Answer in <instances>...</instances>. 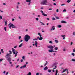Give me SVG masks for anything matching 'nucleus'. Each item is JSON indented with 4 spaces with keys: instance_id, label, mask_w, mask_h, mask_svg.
Instances as JSON below:
<instances>
[{
    "instance_id": "obj_1",
    "label": "nucleus",
    "mask_w": 75,
    "mask_h": 75,
    "mask_svg": "<svg viewBox=\"0 0 75 75\" xmlns=\"http://www.w3.org/2000/svg\"><path fill=\"white\" fill-rule=\"evenodd\" d=\"M10 57H11V54H7L6 56V58L7 60L9 62H10L11 60V58Z\"/></svg>"
},
{
    "instance_id": "obj_2",
    "label": "nucleus",
    "mask_w": 75,
    "mask_h": 75,
    "mask_svg": "<svg viewBox=\"0 0 75 75\" xmlns=\"http://www.w3.org/2000/svg\"><path fill=\"white\" fill-rule=\"evenodd\" d=\"M12 52L14 55H15V57H16L17 55V54H18V52L13 48L12 49Z\"/></svg>"
},
{
    "instance_id": "obj_3",
    "label": "nucleus",
    "mask_w": 75,
    "mask_h": 75,
    "mask_svg": "<svg viewBox=\"0 0 75 75\" xmlns=\"http://www.w3.org/2000/svg\"><path fill=\"white\" fill-rule=\"evenodd\" d=\"M30 36L28 35H26L25 37V40L26 42H28L30 39Z\"/></svg>"
},
{
    "instance_id": "obj_4",
    "label": "nucleus",
    "mask_w": 75,
    "mask_h": 75,
    "mask_svg": "<svg viewBox=\"0 0 75 75\" xmlns=\"http://www.w3.org/2000/svg\"><path fill=\"white\" fill-rule=\"evenodd\" d=\"M38 35H39L40 37L39 36L38 37H37V39H38V40H40V41H41V40H42L43 39V38L42 37V35H41V33H38Z\"/></svg>"
},
{
    "instance_id": "obj_5",
    "label": "nucleus",
    "mask_w": 75,
    "mask_h": 75,
    "mask_svg": "<svg viewBox=\"0 0 75 75\" xmlns=\"http://www.w3.org/2000/svg\"><path fill=\"white\" fill-rule=\"evenodd\" d=\"M8 25L9 26V28L10 29L11 28V27H12V28H17V27L14 26V25L11 23H10L9 24H8Z\"/></svg>"
},
{
    "instance_id": "obj_6",
    "label": "nucleus",
    "mask_w": 75,
    "mask_h": 75,
    "mask_svg": "<svg viewBox=\"0 0 75 75\" xmlns=\"http://www.w3.org/2000/svg\"><path fill=\"white\" fill-rule=\"evenodd\" d=\"M41 4L47 6V0H43V1L41 2Z\"/></svg>"
},
{
    "instance_id": "obj_7",
    "label": "nucleus",
    "mask_w": 75,
    "mask_h": 75,
    "mask_svg": "<svg viewBox=\"0 0 75 75\" xmlns=\"http://www.w3.org/2000/svg\"><path fill=\"white\" fill-rule=\"evenodd\" d=\"M48 52H57V51H54L53 50V49H50L48 51Z\"/></svg>"
},
{
    "instance_id": "obj_8",
    "label": "nucleus",
    "mask_w": 75,
    "mask_h": 75,
    "mask_svg": "<svg viewBox=\"0 0 75 75\" xmlns=\"http://www.w3.org/2000/svg\"><path fill=\"white\" fill-rule=\"evenodd\" d=\"M47 47L50 49H53V48H54V46H53L49 45L47 46Z\"/></svg>"
},
{
    "instance_id": "obj_9",
    "label": "nucleus",
    "mask_w": 75,
    "mask_h": 75,
    "mask_svg": "<svg viewBox=\"0 0 75 75\" xmlns=\"http://www.w3.org/2000/svg\"><path fill=\"white\" fill-rule=\"evenodd\" d=\"M26 67H27V64H25L23 66H21L20 67V68H21V69H22V68H25Z\"/></svg>"
},
{
    "instance_id": "obj_10",
    "label": "nucleus",
    "mask_w": 75,
    "mask_h": 75,
    "mask_svg": "<svg viewBox=\"0 0 75 75\" xmlns=\"http://www.w3.org/2000/svg\"><path fill=\"white\" fill-rule=\"evenodd\" d=\"M35 44L36 47H38V46H37V45H38V42H37V41H35Z\"/></svg>"
},
{
    "instance_id": "obj_11",
    "label": "nucleus",
    "mask_w": 75,
    "mask_h": 75,
    "mask_svg": "<svg viewBox=\"0 0 75 75\" xmlns=\"http://www.w3.org/2000/svg\"><path fill=\"white\" fill-rule=\"evenodd\" d=\"M55 29V28L54 26H53L52 27L51 29H50L51 31H53V30H54Z\"/></svg>"
},
{
    "instance_id": "obj_12",
    "label": "nucleus",
    "mask_w": 75,
    "mask_h": 75,
    "mask_svg": "<svg viewBox=\"0 0 75 75\" xmlns=\"http://www.w3.org/2000/svg\"><path fill=\"white\" fill-rule=\"evenodd\" d=\"M67 69H64L63 70V71L62 72V73H64V72H65L66 71H67Z\"/></svg>"
},
{
    "instance_id": "obj_13",
    "label": "nucleus",
    "mask_w": 75,
    "mask_h": 75,
    "mask_svg": "<svg viewBox=\"0 0 75 75\" xmlns=\"http://www.w3.org/2000/svg\"><path fill=\"white\" fill-rule=\"evenodd\" d=\"M62 37L63 38V40H65V35H61Z\"/></svg>"
},
{
    "instance_id": "obj_14",
    "label": "nucleus",
    "mask_w": 75,
    "mask_h": 75,
    "mask_svg": "<svg viewBox=\"0 0 75 75\" xmlns=\"http://www.w3.org/2000/svg\"><path fill=\"white\" fill-rule=\"evenodd\" d=\"M61 23H64L65 24H66L67 23V22L64 21H61Z\"/></svg>"
},
{
    "instance_id": "obj_15",
    "label": "nucleus",
    "mask_w": 75,
    "mask_h": 75,
    "mask_svg": "<svg viewBox=\"0 0 75 75\" xmlns=\"http://www.w3.org/2000/svg\"><path fill=\"white\" fill-rule=\"evenodd\" d=\"M47 69H48V67L47 66H46L44 69V71H45L46 70H47Z\"/></svg>"
},
{
    "instance_id": "obj_16",
    "label": "nucleus",
    "mask_w": 75,
    "mask_h": 75,
    "mask_svg": "<svg viewBox=\"0 0 75 75\" xmlns=\"http://www.w3.org/2000/svg\"><path fill=\"white\" fill-rule=\"evenodd\" d=\"M42 16H45V17L46 16H47V15L45 14V13H43L42 14Z\"/></svg>"
},
{
    "instance_id": "obj_17",
    "label": "nucleus",
    "mask_w": 75,
    "mask_h": 75,
    "mask_svg": "<svg viewBox=\"0 0 75 75\" xmlns=\"http://www.w3.org/2000/svg\"><path fill=\"white\" fill-rule=\"evenodd\" d=\"M23 43H21L19 46V48H20L23 46Z\"/></svg>"
},
{
    "instance_id": "obj_18",
    "label": "nucleus",
    "mask_w": 75,
    "mask_h": 75,
    "mask_svg": "<svg viewBox=\"0 0 75 75\" xmlns=\"http://www.w3.org/2000/svg\"><path fill=\"white\" fill-rule=\"evenodd\" d=\"M26 2H27L28 3H30L31 2V0H26Z\"/></svg>"
},
{
    "instance_id": "obj_19",
    "label": "nucleus",
    "mask_w": 75,
    "mask_h": 75,
    "mask_svg": "<svg viewBox=\"0 0 75 75\" xmlns=\"http://www.w3.org/2000/svg\"><path fill=\"white\" fill-rule=\"evenodd\" d=\"M57 27H58V28H61V27H62V25H57Z\"/></svg>"
},
{
    "instance_id": "obj_20",
    "label": "nucleus",
    "mask_w": 75,
    "mask_h": 75,
    "mask_svg": "<svg viewBox=\"0 0 75 75\" xmlns=\"http://www.w3.org/2000/svg\"><path fill=\"white\" fill-rule=\"evenodd\" d=\"M27 75H31V72H29L28 73Z\"/></svg>"
},
{
    "instance_id": "obj_21",
    "label": "nucleus",
    "mask_w": 75,
    "mask_h": 75,
    "mask_svg": "<svg viewBox=\"0 0 75 75\" xmlns=\"http://www.w3.org/2000/svg\"><path fill=\"white\" fill-rule=\"evenodd\" d=\"M40 23H41V25H45V24H44V23H43L42 22H40Z\"/></svg>"
},
{
    "instance_id": "obj_22",
    "label": "nucleus",
    "mask_w": 75,
    "mask_h": 75,
    "mask_svg": "<svg viewBox=\"0 0 75 75\" xmlns=\"http://www.w3.org/2000/svg\"><path fill=\"white\" fill-rule=\"evenodd\" d=\"M58 64V62H56L54 63V65H57Z\"/></svg>"
},
{
    "instance_id": "obj_23",
    "label": "nucleus",
    "mask_w": 75,
    "mask_h": 75,
    "mask_svg": "<svg viewBox=\"0 0 75 75\" xmlns=\"http://www.w3.org/2000/svg\"><path fill=\"white\" fill-rule=\"evenodd\" d=\"M54 50H58V47H55L54 48Z\"/></svg>"
},
{
    "instance_id": "obj_24",
    "label": "nucleus",
    "mask_w": 75,
    "mask_h": 75,
    "mask_svg": "<svg viewBox=\"0 0 75 75\" xmlns=\"http://www.w3.org/2000/svg\"><path fill=\"white\" fill-rule=\"evenodd\" d=\"M71 55H72V56H73V57L75 56V54L74 53H72Z\"/></svg>"
},
{
    "instance_id": "obj_25",
    "label": "nucleus",
    "mask_w": 75,
    "mask_h": 75,
    "mask_svg": "<svg viewBox=\"0 0 75 75\" xmlns=\"http://www.w3.org/2000/svg\"><path fill=\"white\" fill-rule=\"evenodd\" d=\"M7 28V27H5L4 28V30L5 31H7V30H6V29Z\"/></svg>"
},
{
    "instance_id": "obj_26",
    "label": "nucleus",
    "mask_w": 75,
    "mask_h": 75,
    "mask_svg": "<svg viewBox=\"0 0 75 75\" xmlns=\"http://www.w3.org/2000/svg\"><path fill=\"white\" fill-rule=\"evenodd\" d=\"M22 58L23 59H25V56H23L22 57Z\"/></svg>"
},
{
    "instance_id": "obj_27",
    "label": "nucleus",
    "mask_w": 75,
    "mask_h": 75,
    "mask_svg": "<svg viewBox=\"0 0 75 75\" xmlns=\"http://www.w3.org/2000/svg\"><path fill=\"white\" fill-rule=\"evenodd\" d=\"M38 39H37V38H35L34 39H33V41H38Z\"/></svg>"
},
{
    "instance_id": "obj_28",
    "label": "nucleus",
    "mask_w": 75,
    "mask_h": 75,
    "mask_svg": "<svg viewBox=\"0 0 75 75\" xmlns=\"http://www.w3.org/2000/svg\"><path fill=\"white\" fill-rule=\"evenodd\" d=\"M55 42L56 43H58L59 42L57 40H55Z\"/></svg>"
},
{
    "instance_id": "obj_29",
    "label": "nucleus",
    "mask_w": 75,
    "mask_h": 75,
    "mask_svg": "<svg viewBox=\"0 0 75 75\" xmlns=\"http://www.w3.org/2000/svg\"><path fill=\"white\" fill-rule=\"evenodd\" d=\"M47 64H48V62H47V61H46V63L45 64V66H46V65H47Z\"/></svg>"
},
{
    "instance_id": "obj_30",
    "label": "nucleus",
    "mask_w": 75,
    "mask_h": 75,
    "mask_svg": "<svg viewBox=\"0 0 75 75\" xmlns=\"http://www.w3.org/2000/svg\"><path fill=\"white\" fill-rule=\"evenodd\" d=\"M1 52L2 53H4V51H3V49H1Z\"/></svg>"
},
{
    "instance_id": "obj_31",
    "label": "nucleus",
    "mask_w": 75,
    "mask_h": 75,
    "mask_svg": "<svg viewBox=\"0 0 75 75\" xmlns=\"http://www.w3.org/2000/svg\"><path fill=\"white\" fill-rule=\"evenodd\" d=\"M9 52L10 54H12V52H11V51L9 50Z\"/></svg>"
},
{
    "instance_id": "obj_32",
    "label": "nucleus",
    "mask_w": 75,
    "mask_h": 75,
    "mask_svg": "<svg viewBox=\"0 0 75 75\" xmlns=\"http://www.w3.org/2000/svg\"><path fill=\"white\" fill-rule=\"evenodd\" d=\"M3 59H0V62H1V61H3Z\"/></svg>"
},
{
    "instance_id": "obj_33",
    "label": "nucleus",
    "mask_w": 75,
    "mask_h": 75,
    "mask_svg": "<svg viewBox=\"0 0 75 75\" xmlns=\"http://www.w3.org/2000/svg\"><path fill=\"white\" fill-rule=\"evenodd\" d=\"M67 3H70V2H71V1L70 0H68L67 1Z\"/></svg>"
},
{
    "instance_id": "obj_34",
    "label": "nucleus",
    "mask_w": 75,
    "mask_h": 75,
    "mask_svg": "<svg viewBox=\"0 0 75 75\" xmlns=\"http://www.w3.org/2000/svg\"><path fill=\"white\" fill-rule=\"evenodd\" d=\"M2 19V16H0V20H1Z\"/></svg>"
},
{
    "instance_id": "obj_35",
    "label": "nucleus",
    "mask_w": 75,
    "mask_h": 75,
    "mask_svg": "<svg viewBox=\"0 0 75 75\" xmlns=\"http://www.w3.org/2000/svg\"><path fill=\"white\" fill-rule=\"evenodd\" d=\"M73 35L74 36L75 35V32H74L73 33Z\"/></svg>"
},
{
    "instance_id": "obj_36",
    "label": "nucleus",
    "mask_w": 75,
    "mask_h": 75,
    "mask_svg": "<svg viewBox=\"0 0 75 75\" xmlns=\"http://www.w3.org/2000/svg\"><path fill=\"white\" fill-rule=\"evenodd\" d=\"M49 42L50 43V44H52V42L51 41H50Z\"/></svg>"
},
{
    "instance_id": "obj_37",
    "label": "nucleus",
    "mask_w": 75,
    "mask_h": 75,
    "mask_svg": "<svg viewBox=\"0 0 75 75\" xmlns=\"http://www.w3.org/2000/svg\"><path fill=\"white\" fill-rule=\"evenodd\" d=\"M48 72H51V70H48Z\"/></svg>"
},
{
    "instance_id": "obj_38",
    "label": "nucleus",
    "mask_w": 75,
    "mask_h": 75,
    "mask_svg": "<svg viewBox=\"0 0 75 75\" xmlns=\"http://www.w3.org/2000/svg\"><path fill=\"white\" fill-rule=\"evenodd\" d=\"M18 18L20 20H21V18L20 16H18Z\"/></svg>"
},
{
    "instance_id": "obj_39",
    "label": "nucleus",
    "mask_w": 75,
    "mask_h": 75,
    "mask_svg": "<svg viewBox=\"0 0 75 75\" xmlns=\"http://www.w3.org/2000/svg\"><path fill=\"white\" fill-rule=\"evenodd\" d=\"M63 51H66V49L65 48L63 49Z\"/></svg>"
},
{
    "instance_id": "obj_40",
    "label": "nucleus",
    "mask_w": 75,
    "mask_h": 75,
    "mask_svg": "<svg viewBox=\"0 0 75 75\" xmlns=\"http://www.w3.org/2000/svg\"><path fill=\"white\" fill-rule=\"evenodd\" d=\"M56 19H57V20H58L59 19V17H56Z\"/></svg>"
},
{
    "instance_id": "obj_41",
    "label": "nucleus",
    "mask_w": 75,
    "mask_h": 75,
    "mask_svg": "<svg viewBox=\"0 0 75 75\" xmlns=\"http://www.w3.org/2000/svg\"><path fill=\"white\" fill-rule=\"evenodd\" d=\"M52 20H55V18L53 17L52 18Z\"/></svg>"
},
{
    "instance_id": "obj_42",
    "label": "nucleus",
    "mask_w": 75,
    "mask_h": 75,
    "mask_svg": "<svg viewBox=\"0 0 75 75\" xmlns=\"http://www.w3.org/2000/svg\"><path fill=\"white\" fill-rule=\"evenodd\" d=\"M39 74H40V73H36V75H39Z\"/></svg>"
},
{
    "instance_id": "obj_43",
    "label": "nucleus",
    "mask_w": 75,
    "mask_h": 75,
    "mask_svg": "<svg viewBox=\"0 0 75 75\" xmlns=\"http://www.w3.org/2000/svg\"><path fill=\"white\" fill-rule=\"evenodd\" d=\"M17 46H15L14 47V48H17Z\"/></svg>"
},
{
    "instance_id": "obj_44",
    "label": "nucleus",
    "mask_w": 75,
    "mask_h": 75,
    "mask_svg": "<svg viewBox=\"0 0 75 75\" xmlns=\"http://www.w3.org/2000/svg\"><path fill=\"white\" fill-rule=\"evenodd\" d=\"M63 11L64 13H65V12H66V10L65 9Z\"/></svg>"
},
{
    "instance_id": "obj_45",
    "label": "nucleus",
    "mask_w": 75,
    "mask_h": 75,
    "mask_svg": "<svg viewBox=\"0 0 75 75\" xmlns=\"http://www.w3.org/2000/svg\"><path fill=\"white\" fill-rule=\"evenodd\" d=\"M24 61V60H23V59H21V62H23V61Z\"/></svg>"
},
{
    "instance_id": "obj_46",
    "label": "nucleus",
    "mask_w": 75,
    "mask_h": 75,
    "mask_svg": "<svg viewBox=\"0 0 75 75\" xmlns=\"http://www.w3.org/2000/svg\"><path fill=\"white\" fill-rule=\"evenodd\" d=\"M73 52H75V49H73Z\"/></svg>"
},
{
    "instance_id": "obj_47",
    "label": "nucleus",
    "mask_w": 75,
    "mask_h": 75,
    "mask_svg": "<svg viewBox=\"0 0 75 75\" xmlns=\"http://www.w3.org/2000/svg\"><path fill=\"white\" fill-rule=\"evenodd\" d=\"M5 25L6 26L7 25V21H5Z\"/></svg>"
},
{
    "instance_id": "obj_48",
    "label": "nucleus",
    "mask_w": 75,
    "mask_h": 75,
    "mask_svg": "<svg viewBox=\"0 0 75 75\" xmlns=\"http://www.w3.org/2000/svg\"><path fill=\"white\" fill-rule=\"evenodd\" d=\"M15 19H14V18H12V21H14V20H15Z\"/></svg>"
},
{
    "instance_id": "obj_49",
    "label": "nucleus",
    "mask_w": 75,
    "mask_h": 75,
    "mask_svg": "<svg viewBox=\"0 0 75 75\" xmlns=\"http://www.w3.org/2000/svg\"><path fill=\"white\" fill-rule=\"evenodd\" d=\"M21 36H20L19 37V39H21Z\"/></svg>"
},
{
    "instance_id": "obj_50",
    "label": "nucleus",
    "mask_w": 75,
    "mask_h": 75,
    "mask_svg": "<svg viewBox=\"0 0 75 75\" xmlns=\"http://www.w3.org/2000/svg\"><path fill=\"white\" fill-rule=\"evenodd\" d=\"M40 12H41L42 13H44V12H43V11H40Z\"/></svg>"
},
{
    "instance_id": "obj_51",
    "label": "nucleus",
    "mask_w": 75,
    "mask_h": 75,
    "mask_svg": "<svg viewBox=\"0 0 75 75\" xmlns=\"http://www.w3.org/2000/svg\"><path fill=\"white\" fill-rule=\"evenodd\" d=\"M68 71V69H67V74H68V73H69V72Z\"/></svg>"
},
{
    "instance_id": "obj_52",
    "label": "nucleus",
    "mask_w": 75,
    "mask_h": 75,
    "mask_svg": "<svg viewBox=\"0 0 75 75\" xmlns=\"http://www.w3.org/2000/svg\"><path fill=\"white\" fill-rule=\"evenodd\" d=\"M36 21H38V18H36Z\"/></svg>"
},
{
    "instance_id": "obj_53",
    "label": "nucleus",
    "mask_w": 75,
    "mask_h": 75,
    "mask_svg": "<svg viewBox=\"0 0 75 75\" xmlns=\"http://www.w3.org/2000/svg\"><path fill=\"white\" fill-rule=\"evenodd\" d=\"M19 67V65H17V66H16V68H18Z\"/></svg>"
},
{
    "instance_id": "obj_54",
    "label": "nucleus",
    "mask_w": 75,
    "mask_h": 75,
    "mask_svg": "<svg viewBox=\"0 0 75 75\" xmlns=\"http://www.w3.org/2000/svg\"><path fill=\"white\" fill-rule=\"evenodd\" d=\"M53 5H54V6H56V5H57V4L55 3H54L53 4Z\"/></svg>"
},
{
    "instance_id": "obj_55",
    "label": "nucleus",
    "mask_w": 75,
    "mask_h": 75,
    "mask_svg": "<svg viewBox=\"0 0 75 75\" xmlns=\"http://www.w3.org/2000/svg\"><path fill=\"white\" fill-rule=\"evenodd\" d=\"M40 9H41V10H43V9H44V8H43V7H42Z\"/></svg>"
},
{
    "instance_id": "obj_56",
    "label": "nucleus",
    "mask_w": 75,
    "mask_h": 75,
    "mask_svg": "<svg viewBox=\"0 0 75 75\" xmlns=\"http://www.w3.org/2000/svg\"><path fill=\"white\" fill-rule=\"evenodd\" d=\"M3 4V5H4V6H5V5H6V3H4Z\"/></svg>"
},
{
    "instance_id": "obj_57",
    "label": "nucleus",
    "mask_w": 75,
    "mask_h": 75,
    "mask_svg": "<svg viewBox=\"0 0 75 75\" xmlns=\"http://www.w3.org/2000/svg\"><path fill=\"white\" fill-rule=\"evenodd\" d=\"M61 6H65V4H62L61 5Z\"/></svg>"
},
{
    "instance_id": "obj_58",
    "label": "nucleus",
    "mask_w": 75,
    "mask_h": 75,
    "mask_svg": "<svg viewBox=\"0 0 75 75\" xmlns=\"http://www.w3.org/2000/svg\"><path fill=\"white\" fill-rule=\"evenodd\" d=\"M59 11H58V9H57L56 10V12H58Z\"/></svg>"
},
{
    "instance_id": "obj_59",
    "label": "nucleus",
    "mask_w": 75,
    "mask_h": 75,
    "mask_svg": "<svg viewBox=\"0 0 75 75\" xmlns=\"http://www.w3.org/2000/svg\"><path fill=\"white\" fill-rule=\"evenodd\" d=\"M6 71H4V72H3V74H5V73H6Z\"/></svg>"
},
{
    "instance_id": "obj_60",
    "label": "nucleus",
    "mask_w": 75,
    "mask_h": 75,
    "mask_svg": "<svg viewBox=\"0 0 75 75\" xmlns=\"http://www.w3.org/2000/svg\"><path fill=\"white\" fill-rule=\"evenodd\" d=\"M46 19L47 20H50V19L49 18H47Z\"/></svg>"
},
{
    "instance_id": "obj_61",
    "label": "nucleus",
    "mask_w": 75,
    "mask_h": 75,
    "mask_svg": "<svg viewBox=\"0 0 75 75\" xmlns=\"http://www.w3.org/2000/svg\"><path fill=\"white\" fill-rule=\"evenodd\" d=\"M72 44H73V42H71L70 45H72Z\"/></svg>"
},
{
    "instance_id": "obj_62",
    "label": "nucleus",
    "mask_w": 75,
    "mask_h": 75,
    "mask_svg": "<svg viewBox=\"0 0 75 75\" xmlns=\"http://www.w3.org/2000/svg\"><path fill=\"white\" fill-rule=\"evenodd\" d=\"M11 67H13V64H11Z\"/></svg>"
},
{
    "instance_id": "obj_63",
    "label": "nucleus",
    "mask_w": 75,
    "mask_h": 75,
    "mask_svg": "<svg viewBox=\"0 0 75 75\" xmlns=\"http://www.w3.org/2000/svg\"><path fill=\"white\" fill-rule=\"evenodd\" d=\"M30 2H29L28 4V6H30Z\"/></svg>"
},
{
    "instance_id": "obj_64",
    "label": "nucleus",
    "mask_w": 75,
    "mask_h": 75,
    "mask_svg": "<svg viewBox=\"0 0 75 75\" xmlns=\"http://www.w3.org/2000/svg\"><path fill=\"white\" fill-rule=\"evenodd\" d=\"M1 11V13H3V11Z\"/></svg>"
}]
</instances>
